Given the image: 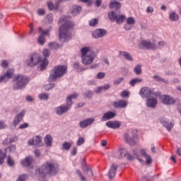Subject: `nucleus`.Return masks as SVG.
I'll return each instance as SVG.
<instances>
[{"label":"nucleus","instance_id":"1","mask_svg":"<svg viewBox=\"0 0 181 181\" xmlns=\"http://www.w3.org/2000/svg\"><path fill=\"white\" fill-rule=\"evenodd\" d=\"M71 17L63 16L59 18V23H63L59 29V37L61 42H69L71 39V33L69 32L70 28H73V23L70 21Z\"/></svg>","mask_w":181,"mask_h":181},{"label":"nucleus","instance_id":"2","mask_svg":"<svg viewBox=\"0 0 181 181\" xmlns=\"http://www.w3.org/2000/svg\"><path fill=\"white\" fill-rule=\"evenodd\" d=\"M57 170H59V166L56 163L51 162H46L38 169L41 177H45L46 175L54 176L57 173Z\"/></svg>","mask_w":181,"mask_h":181},{"label":"nucleus","instance_id":"3","mask_svg":"<svg viewBox=\"0 0 181 181\" xmlns=\"http://www.w3.org/2000/svg\"><path fill=\"white\" fill-rule=\"evenodd\" d=\"M81 63L84 66H89V64H93L94 59H95V54L90 47H86L81 49Z\"/></svg>","mask_w":181,"mask_h":181},{"label":"nucleus","instance_id":"4","mask_svg":"<svg viewBox=\"0 0 181 181\" xmlns=\"http://www.w3.org/2000/svg\"><path fill=\"white\" fill-rule=\"evenodd\" d=\"M78 97V95L77 93H74L66 98V105H62L56 107V114L57 115H63V114H65V112H67L69 110L71 109V105H73V101L71 100H74Z\"/></svg>","mask_w":181,"mask_h":181},{"label":"nucleus","instance_id":"5","mask_svg":"<svg viewBox=\"0 0 181 181\" xmlns=\"http://www.w3.org/2000/svg\"><path fill=\"white\" fill-rule=\"evenodd\" d=\"M67 72V66L59 65L55 66L51 71L49 76V80L52 81H54L56 78H60V77H63Z\"/></svg>","mask_w":181,"mask_h":181},{"label":"nucleus","instance_id":"6","mask_svg":"<svg viewBox=\"0 0 181 181\" xmlns=\"http://www.w3.org/2000/svg\"><path fill=\"white\" fill-rule=\"evenodd\" d=\"M13 80L16 82L13 86L14 90H21L29 83V78L22 74L16 76Z\"/></svg>","mask_w":181,"mask_h":181},{"label":"nucleus","instance_id":"7","mask_svg":"<svg viewBox=\"0 0 181 181\" xmlns=\"http://www.w3.org/2000/svg\"><path fill=\"white\" fill-rule=\"evenodd\" d=\"M42 62L40 54L33 52L29 54L28 59L25 61L27 66L29 67H35Z\"/></svg>","mask_w":181,"mask_h":181},{"label":"nucleus","instance_id":"8","mask_svg":"<svg viewBox=\"0 0 181 181\" xmlns=\"http://www.w3.org/2000/svg\"><path fill=\"white\" fill-rule=\"evenodd\" d=\"M139 94L142 98H149V97H159L160 93L159 92L153 91V89H151L148 87L142 88L139 92Z\"/></svg>","mask_w":181,"mask_h":181},{"label":"nucleus","instance_id":"9","mask_svg":"<svg viewBox=\"0 0 181 181\" xmlns=\"http://www.w3.org/2000/svg\"><path fill=\"white\" fill-rule=\"evenodd\" d=\"M139 47L140 49H146L147 50H156V49H158L156 44L146 40L141 41Z\"/></svg>","mask_w":181,"mask_h":181},{"label":"nucleus","instance_id":"10","mask_svg":"<svg viewBox=\"0 0 181 181\" xmlns=\"http://www.w3.org/2000/svg\"><path fill=\"white\" fill-rule=\"evenodd\" d=\"M160 100L163 104H166L167 105H170L172 104H175V99L170 95H161Z\"/></svg>","mask_w":181,"mask_h":181},{"label":"nucleus","instance_id":"11","mask_svg":"<svg viewBox=\"0 0 181 181\" xmlns=\"http://www.w3.org/2000/svg\"><path fill=\"white\" fill-rule=\"evenodd\" d=\"M136 21L134 17H129L126 21V24L124 26L125 30H131L132 28H134V25H135Z\"/></svg>","mask_w":181,"mask_h":181},{"label":"nucleus","instance_id":"12","mask_svg":"<svg viewBox=\"0 0 181 181\" xmlns=\"http://www.w3.org/2000/svg\"><path fill=\"white\" fill-rule=\"evenodd\" d=\"M92 35L94 39H99L100 37H104L107 35V31L104 29H97L93 31Z\"/></svg>","mask_w":181,"mask_h":181},{"label":"nucleus","instance_id":"13","mask_svg":"<svg viewBox=\"0 0 181 181\" xmlns=\"http://www.w3.org/2000/svg\"><path fill=\"white\" fill-rule=\"evenodd\" d=\"M13 73H15V69H7L6 74L4 75H2L0 77V83L4 81L6 78H11L13 76Z\"/></svg>","mask_w":181,"mask_h":181},{"label":"nucleus","instance_id":"14","mask_svg":"<svg viewBox=\"0 0 181 181\" xmlns=\"http://www.w3.org/2000/svg\"><path fill=\"white\" fill-rule=\"evenodd\" d=\"M112 105L115 108H127L128 103L125 100L115 101L112 103Z\"/></svg>","mask_w":181,"mask_h":181},{"label":"nucleus","instance_id":"15","mask_svg":"<svg viewBox=\"0 0 181 181\" xmlns=\"http://www.w3.org/2000/svg\"><path fill=\"white\" fill-rule=\"evenodd\" d=\"M25 110H22L18 115L16 116L13 122V125L14 127H16V125H18V124H19V122L22 121V119L23 118V117H25Z\"/></svg>","mask_w":181,"mask_h":181},{"label":"nucleus","instance_id":"16","mask_svg":"<svg viewBox=\"0 0 181 181\" xmlns=\"http://www.w3.org/2000/svg\"><path fill=\"white\" fill-rule=\"evenodd\" d=\"M106 127H107V128H112V129H117V128L121 127V122L109 121L106 122Z\"/></svg>","mask_w":181,"mask_h":181},{"label":"nucleus","instance_id":"17","mask_svg":"<svg viewBox=\"0 0 181 181\" xmlns=\"http://www.w3.org/2000/svg\"><path fill=\"white\" fill-rule=\"evenodd\" d=\"M156 104H158V100L156 99V97L148 98L146 100V105L150 108H155V107H156Z\"/></svg>","mask_w":181,"mask_h":181},{"label":"nucleus","instance_id":"18","mask_svg":"<svg viewBox=\"0 0 181 181\" xmlns=\"http://www.w3.org/2000/svg\"><path fill=\"white\" fill-rule=\"evenodd\" d=\"M160 122L162 125H163L168 131H172L173 128V123L172 122H168L166 119H160Z\"/></svg>","mask_w":181,"mask_h":181},{"label":"nucleus","instance_id":"19","mask_svg":"<svg viewBox=\"0 0 181 181\" xmlns=\"http://www.w3.org/2000/svg\"><path fill=\"white\" fill-rule=\"evenodd\" d=\"M122 5L119 3V1H110L109 4V8L110 9H115V11H119Z\"/></svg>","mask_w":181,"mask_h":181},{"label":"nucleus","instance_id":"20","mask_svg":"<svg viewBox=\"0 0 181 181\" xmlns=\"http://www.w3.org/2000/svg\"><path fill=\"white\" fill-rule=\"evenodd\" d=\"M119 54L122 57H124V59H126V60H128L129 62H134V58L132 57V55L127 52L119 51Z\"/></svg>","mask_w":181,"mask_h":181},{"label":"nucleus","instance_id":"21","mask_svg":"<svg viewBox=\"0 0 181 181\" xmlns=\"http://www.w3.org/2000/svg\"><path fill=\"white\" fill-rule=\"evenodd\" d=\"M94 122V119H87L80 122L81 128H87V127L91 125Z\"/></svg>","mask_w":181,"mask_h":181},{"label":"nucleus","instance_id":"22","mask_svg":"<svg viewBox=\"0 0 181 181\" xmlns=\"http://www.w3.org/2000/svg\"><path fill=\"white\" fill-rule=\"evenodd\" d=\"M115 117V113L112 112H107L105 113L101 119L102 122H104V121H108V119H111L112 118H114Z\"/></svg>","mask_w":181,"mask_h":181},{"label":"nucleus","instance_id":"23","mask_svg":"<svg viewBox=\"0 0 181 181\" xmlns=\"http://www.w3.org/2000/svg\"><path fill=\"white\" fill-rule=\"evenodd\" d=\"M117 173V165L116 164H112V165L110 167V169L109 170L108 172V176L110 179H112L115 176Z\"/></svg>","mask_w":181,"mask_h":181},{"label":"nucleus","instance_id":"24","mask_svg":"<svg viewBox=\"0 0 181 181\" xmlns=\"http://www.w3.org/2000/svg\"><path fill=\"white\" fill-rule=\"evenodd\" d=\"M32 162H33V158L32 157H27L25 159L21 161V165L23 166H25L26 168L32 165Z\"/></svg>","mask_w":181,"mask_h":181},{"label":"nucleus","instance_id":"25","mask_svg":"<svg viewBox=\"0 0 181 181\" xmlns=\"http://www.w3.org/2000/svg\"><path fill=\"white\" fill-rule=\"evenodd\" d=\"M62 2V0H59L56 1L55 6L52 2L47 3V6L49 11H54V9H59V4Z\"/></svg>","mask_w":181,"mask_h":181},{"label":"nucleus","instance_id":"26","mask_svg":"<svg viewBox=\"0 0 181 181\" xmlns=\"http://www.w3.org/2000/svg\"><path fill=\"white\" fill-rule=\"evenodd\" d=\"M141 155L144 158H146V163L150 164L152 163V158H151V155L146 153V151L145 149L141 150Z\"/></svg>","mask_w":181,"mask_h":181},{"label":"nucleus","instance_id":"27","mask_svg":"<svg viewBox=\"0 0 181 181\" xmlns=\"http://www.w3.org/2000/svg\"><path fill=\"white\" fill-rule=\"evenodd\" d=\"M81 12V6H73L71 8V14L74 16H76V15H78Z\"/></svg>","mask_w":181,"mask_h":181},{"label":"nucleus","instance_id":"28","mask_svg":"<svg viewBox=\"0 0 181 181\" xmlns=\"http://www.w3.org/2000/svg\"><path fill=\"white\" fill-rule=\"evenodd\" d=\"M124 138L126 142H127V144H129V145H135V144H136L135 140H134V139H132L129 136V134H128V133H126L124 134Z\"/></svg>","mask_w":181,"mask_h":181},{"label":"nucleus","instance_id":"29","mask_svg":"<svg viewBox=\"0 0 181 181\" xmlns=\"http://www.w3.org/2000/svg\"><path fill=\"white\" fill-rule=\"evenodd\" d=\"M169 19L172 22H177V21H179V14L176 13V12H173L169 14Z\"/></svg>","mask_w":181,"mask_h":181},{"label":"nucleus","instance_id":"30","mask_svg":"<svg viewBox=\"0 0 181 181\" xmlns=\"http://www.w3.org/2000/svg\"><path fill=\"white\" fill-rule=\"evenodd\" d=\"M118 153V158L119 159H121L127 156V155L128 154V151L125 148H121L120 150H119Z\"/></svg>","mask_w":181,"mask_h":181},{"label":"nucleus","instance_id":"31","mask_svg":"<svg viewBox=\"0 0 181 181\" xmlns=\"http://www.w3.org/2000/svg\"><path fill=\"white\" fill-rule=\"evenodd\" d=\"M117 16L118 15H117L115 11L108 13V18L111 22H115V21H117Z\"/></svg>","mask_w":181,"mask_h":181},{"label":"nucleus","instance_id":"32","mask_svg":"<svg viewBox=\"0 0 181 181\" xmlns=\"http://www.w3.org/2000/svg\"><path fill=\"white\" fill-rule=\"evenodd\" d=\"M45 144L47 146H52V136L47 135L45 139Z\"/></svg>","mask_w":181,"mask_h":181},{"label":"nucleus","instance_id":"33","mask_svg":"<svg viewBox=\"0 0 181 181\" xmlns=\"http://www.w3.org/2000/svg\"><path fill=\"white\" fill-rule=\"evenodd\" d=\"M127 17L124 15H120L119 16H117V18L116 19V23L118 25H121V23H124V21H125V18Z\"/></svg>","mask_w":181,"mask_h":181},{"label":"nucleus","instance_id":"34","mask_svg":"<svg viewBox=\"0 0 181 181\" xmlns=\"http://www.w3.org/2000/svg\"><path fill=\"white\" fill-rule=\"evenodd\" d=\"M84 173H86V175H87V176L88 177H93V176H94V173H93V170L88 168L86 167V170H83Z\"/></svg>","mask_w":181,"mask_h":181},{"label":"nucleus","instance_id":"35","mask_svg":"<svg viewBox=\"0 0 181 181\" xmlns=\"http://www.w3.org/2000/svg\"><path fill=\"white\" fill-rule=\"evenodd\" d=\"M49 64V61L47 59L45 58L43 62L40 64L41 70H45L46 67H47V65Z\"/></svg>","mask_w":181,"mask_h":181},{"label":"nucleus","instance_id":"36","mask_svg":"<svg viewBox=\"0 0 181 181\" xmlns=\"http://www.w3.org/2000/svg\"><path fill=\"white\" fill-rule=\"evenodd\" d=\"M142 78H134L130 81V86H132V87H134L135 84H136V83H142Z\"/></svg>","mask_w":181,"mask_h":181},{"label":"nucleus","instance_id":"37","mask_svg":"<svg viewBox=\"0 0 181 181\" xmlns=\"http://www.w3.org/2000/svg\"><path fill=\"white\" fill-rule=\"evenodd\" d=\"M110 84L105 85L103 86H99L96 88V93H100L102 90H109Z\"/></svg>","mask_w":181,"mask_h":181},{"label":"nucleus","instance_id":"38","mask_svg":"<svg viewBox=\"0 0 181 181\" xmlns=\"http://www.w3.org/2000/svg\"><path fill=\"white\" fill-rule=\"evenodd\" d=\"M38 30H39V33H41V35L42 36H46L47 35H49V33H50V30H43L42 29V27H40L38 28Z\"/></svg>","mask_w":181,"mask_h":181},{"label":"nucleus","instance_id":"39","mask_svg":"<svg viewBox=\"0 0 181 181\" xmlns=\"http://www.w3.org/2000/svg\"><path fill=\"white\" fill-rule=\"evenodd\" d=\"M153 78H154V80H156V81H162V83H165V84H168V83H169V81H168L165 78H162L158 76H154Z\"/></svg>","mask_w":181,"mask_h":181},{"label":"nucleus","instance_id":"40","mask_svg":"<svg viewBox=\"0 0 181 181\" xmlns=\"http://www.w3.org/2000/svg\"><path fill=\"white\" fill-rule=\"evenodd\" d=\"M6 156V154L2 151V150L0 149V165H2L4 162V159Z\"/></svg>","mask_w":181,"mask_h":181},{"label":"nucleus","instance_id":"41","mask_svg":"<svg viewBox=\"0 0 181 181\" xmlns=\"http://www.w3.org/2000/svg\"><path fill=\"white\" fill-rule=\"evenodd\" d=\"M62 147L64 149H65V151H70V149L71 148V144L69 143V142H64L62 144Z\"/></svg>","mask_w":181,"mask_h":181},{"label":"nucleus","instance_id":"42","mask_svg":"<svg viewBox=\"0 0 181 181\" xmlns=\"http://www.w3.org/2000/svg\"><path fill=\"white\" fill-rule=\"evenodd\" d=\"M74 68L76 69V71H78V73H80V71H83V70H84V69L80 67V63H78V62H76L74 64Z\"/></svg>","mask_w":181,"mask_h":181},{"label":"nucleus","instance_id":"43","mask_svg":"<svg viewBox=\"0 0 181 181\" xmlns=\"http://www.w3.org/2000/svg\"><path fill=\"white\" fill-rule=\"evenodd\" d=\"M49 49H59L60 45L57 42H51L49 44Z\"/></svg>","mask_w":181,"mask_h":181},{"label":"nucleus","instance_id":"44","mask_svg":"<svg viewBox=\"0 0 181 181\" xmlns=\"http://www.w3.org/2000/svg\"><path fill=\"white\" fill-rule=\"evenodd\" d=\"M37 40H38L39 45H45V43H46V38H45V36H43V35H40L38 37Z\"/></svg>","mask_w":181,"mask_h":181},{"label":"nucleus","instance_id":"45","mask_svg":"<svg viewBox=\"0 0 181 181\" xmlns=\"http://www.w3.org/2000/svg\"><path fill=\"white\" fill-rule=\"evenodd\" d=\"M141 71H142L141 65H136L134 68V73L136 74L139 75V74H141Z\"/></svg>","mask_w":181,"mask_h":181},{"label":"nucleus","instance_id":"46","mask_svg":"<svg viewBox=\"0 0 181 181\" xmlns=\"http://www.w3.org/2000/svg\"><path fill=\"white\" fill-rule=\"evenodd\" d=\"M34 139V145H39L42 142V139L39 136L33 137Z\"/></svg>","mask_w":181,"mask_h":181},{"label":"nucleus","instance_id":"47","mask_svg":"<svg viewBox=\"0 0 181 181\" xmlns=\"http://www.w3.org/2000/svg\"><path fill=\"white\" fill-rule=\"evenodd\" d=\"M40 100H49V95L47 93H41L39 95Z\"/></svg>","mask_w":181,"mask_h":181},{"label":"nucleus","instance_id":"48","mask_svg":"<svg viewBox=\"0 0 181 181\" xmlns=\"http://www.w3.org/2000/svg\"><path fill=\"white\" fill-rule=\"evenodd\" d=\"M84 142H86V139H84V137H79L77 141V146H81V145H83V144H84Z\"/></svg>","mask_w":181,"mask_h":181},{"label":"nucleus","instance_id":"49","mask_svg":"<svg viewBox=\"0 0 181 181\" xmlns=\"http://www.w3.org/2000/svg\"><path fill=\"white\" fill-rule=\"evenodd\" d=\"M98 23V19L93 18L91 21H89L90 26H95Z\"/></svg>","mask_w":181,"mask_h":181},{"label":"nucleus","instance_id":"50","mask_svg":"<svg viewBox=\"0 0 181 181\" xmlns=\"http://www.w3.org/2000/svg\"><path fill=\"white\" fill-rule=\"evenodd\" d=\"M29 35H36V32H35V29L33 28V23H31L30 25Z\"/></svg>","mask_w":181,"mask_h":181},{"label":"nucleus","instance_id":"51","mask_svg":"<svg viewBox=\"0 0 181 181\" xmlns=\"http://www.w3.org/2000/svg\"><path fill=\"white\" fill-rule=\"evenodd\" d=\"M7 163H8V165H9V166H13V165H15V161H13V160H12V158L11 156H8Z\"/></svg>","mask_w":181,"mask_h":181},{"label":"nucleus","instance_id":"52","mask_svg":"<svg viewBox=\"0 0 181 181\" xmlns=\"http://www.w3.org/2000/svg\"><path fill=\"white\" fill-rule=\"evenodd\" d=\"M122 81H124V78L121 77V78H119L115 80L114 84H115V86H118V85L121 84V83H122Z\"/></svg>","mask_w":181,"mask_h":181},{"label":"nucleus","instance_id":"53","mask_svg":"<svg viewBox=\"0 0 181 181\" xmlns=\"http://www.w3.org/2000/svg\"><path fill=\"white\" fill-rule=\"evenodd\" d=\"M9 140V144H12V142H15V141H18V138L16 136V137H13V139H9V138H7L6 139V140L4 141V144H8V141Z\"/></svg>","mask_w":181,"mask_h":181},{"label":"nucleus","instance_id":"54","mask_svg":"<svg viewBox=\"0 0 181 181\" xmlns=\"http://www.w3.org/2000/svg\"><path fill=\"white\" fill-rule=\"evenodd\" d=\"M104 77H105V73L99 72L96 76V78H98L99 80H103V78H104Z\"/></svg>","mask_w":181,"mask_h":181},{"label":"nucleus","instance_id":"55","mask_svg":"<svg viewBox=\"0 0 181 181\" xmlns=\"http://www.w3.org/2000/svg\"><path fill=\"white\" fill-rule=\"evenodd\" d=\"M76 173L78 175V176L81 178V181H86V177L83 176V175H81V171H80V170H76Z\"/></svg>","mask_w":181,"mask_h":181},{"label":"nucleus","instance_id":"56","mask_svg":"<svg viewBox=\"0 0 181 181\" xmlns=\"http://www.w3.org/2000/svg\"><path fill=\"white\" fill-rule=\"evenodd\" d=\"M27 177H28V175L25 174L21 175L18 177V179L17 180V181H26Z\"/></svg>","mask_w":181,"mask_h":181},{"label":"nucleus","instance_id":"57","mask_svg":"<svg viewBox=\"0 0 181 181\" xmlns=\"http://www.w3.org/2000/svg\"><path fill=\"white\" fill-rule=\"evenodd\" d=\"M42 54L45 57H49V56H50V52H49V49H45L42 51Z\"/></svg>","mask_w":181,"mask_h":181},{"label":"nucleus","instance_id":"58","mask_svg":"<svg viewBox=\"0 0 181 181\" xmlns=\"http://www.w3.org/2000/svg\"><path fill=\"white\" fill-rule=\"evenodd\" d=\"M37 13L39 16H43V15H45L46 11L43 8H40L37 10Z\"/></svg>","mask_w":181,"mask_h":181},{"label":"nucleus","instance_id":"59","mask_svg":"<svg viewBox=\"0 0 181 181\" xmlns=\"http://www.w3.org/2000/svg\"><path fill=\"white\" fill-rule=\"evenodd\" d=\"M47 19L49 23H52L53 22V14H48L47 16Z\"/></svg>","mask_w":181,"mask_h":181},{"label":"nucleus","instance_id":"60","mask_svg":"<svg viewBox=\"0 0 181 181\" xmlns=\"http://www.w3.org/2000/svg\"><path fill=\"white\" fill-rule=\"evenodd\" d=\"M8 62H6V60H4L2 61L1 62V66L4 68V69H8Z\"/></svg>","mask_w":181,"mask_h":181},{"label":"nucleus","instance_id":"61","mask_svg":"<svg viewBox=\"0 0 181 181\" xmlns=\"http://www.w3.org/2000/svg\"><path fill=\"white\" fill-rule=\"evenodd\" d=\"M29 127V124L28 123H23V124L19 126L20 129H25V128H28Z\"/></svg>","mask_w":181,"mask_h":181},{"label":"nucleus","instance_id":"62","mask_svg":"<svg viewBox=\"0 0 181 181\" xmlns=\"http://www.w3.org/2000/svg\"><path fill=\"white\" fill-rule=\"evenodd\" d=\"M85 97H86V98H90V97H93V92L87 91L85 93Z\"/></svg>","mask_w":181,"mask_h":181},{"label":"nucleus","instance_id":"63","mask_svg":"<svg viewBox=\"0 0 181 181\" xmlns=\"http://www.w3.org/2000/svg\"><path fill=\"white\" fill-rule=\"evenodd\" d=\"M129 92H128L127 90H124L121 93L122 97H129Z\"/></svg>","mask_w":181,"mask_h":181},{"label":"nucleus","instance_id":"64","mask_svg":"<svg viewBox=\"0 0 181 181\" xmlns=\"http://www.w3.org/2000/svg\"><path fill=\"white\" fill-rule=\"evenodd\" d=\"M147 13H152L153 12V7L149 6L146 8Z\"/></svg>","mask_w":181,"mask_h":181}]
</instances>
